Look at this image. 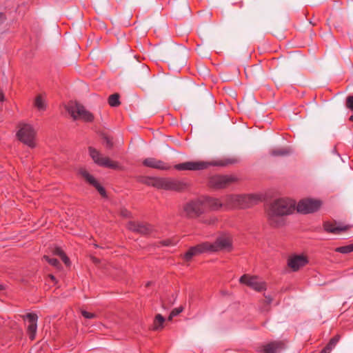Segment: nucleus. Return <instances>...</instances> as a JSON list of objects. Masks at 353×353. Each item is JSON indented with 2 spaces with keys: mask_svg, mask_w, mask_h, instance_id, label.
Returning a JSON list of instances; mask_svg holds the SVG:
<instances>
[{
  "mask_svg": "<svg viewBox=\"0 0 353 353\" xmlns=\"http://www.w3.org/2000/svg\"><path fill=\"white\" fill-rule=\"evenodd\" d=\"M295 210V202L288 199H279L273 201L267 212L270 223L274 226L283 224V216L292 214Z\"/></svg>",
  "mask_w": 353,
  "mask_h": 353,
  "instance_id": "1",
  "label": "nucleus"
},
{
  "mask_svg": "<svg viewBox=\"0 0 353 353\" xmlns=\"http://www.w3.org/2000/svg\"><path fill=\"white\" fill-rule=\"evenodd\" d=\"M232 161H185L176 164L174 168L179 171H200L208 169L210 166H225Z\"/></svg>",
  "mask_w": 353,
  "mask_h": 353,
  "instance_id": "2",
  "label": "nucleus"
},
{
  "mask_svg": "<svg viewBox=\"0 0 353 353\" xmlns=\"http://www.w3.org/2000/svg\"><path fill=\"white\" fill-rule=\"evenodd\" d=\"M205 210L202 196L190 200L183 206V216L188 218H197L205 213Z\"/></svg>",
  "mask_w": 353,
  "mask_h": 353,
  "instance_id": "3",
  "label": "nucleus"
},
{
  "mask_svg": "<svg viewBox=\"0 0 353 353\" xmlns=\"http://www.w3.org/2000/svg\"><path fill=\"white\" fill-rule=\"evenodd\" d=\"M65 109L74 120L91 122L94 119L93 114L79 103L70 102L65 105Z\"/></svg>",
  "mask_w": 353,
  "mask_h": 353,
  "instance_id": "4",
  "label": "nucleus"
},
{
  "mask_svg": "<svg viewBox=\"0 0 353 353\" xmlns=\"http://www.w3.org/2000/svg\"><path fill=\"white\" fill-rule=\"evenodd\" d=\"M19 128L17 133L19 139L28 146L34 148L37 132L34 127L30 124L23 123Z\"/></svg>",
  "mask_w": 353,
  "mask_h": 353,
  "instance_id": "5",
  "label": "nucleus"
},
{
  "mask_svg": "<svg viewBox=\"0 0 353 353\" xmlns=\"http://www.w3.org/2000/svg\"><path fill=\"white\" fill-rule=\"evenodd\" d=\"M187 188V184L181 180L170 177H158L157 189L167 191L181 192Z\"/></svg>",
  "mask_w": 353,
  "mask_h": 353,
  "instance_id": "6",
  "label": "nucleus"
},
{
  "mask_svg": "<svg viewBox=\"0 0 353 353\" xmlns=\"http://www.w3.org/2000/svg\"><path fill=\"white\" fill-rule=\"evenodd\" d=\"M88 150L90 156L94 162L99 166L112 169H117L119 168L117 162L112 161L108 157H102L101 154L95 148L89 147Z\"/></svg>",
  "mask_w": 353,
  "mask_h": 353,
  "instance_id": "7",
  "label": "nucleus"
},
{
  "mask_svg": "<svg viewBox=\"0 0 353 353\" xmlns=\"http://www.w3.org/2000/svg\"><path fill=\"white\" fill-rule=\"evenodd\" d=\"M239 282L242 284L248 285L250 288L257 292H261L266 290L265 283L262 279L255 276L243 274L239 279Z\"/></svg>",
  "mask_w": 353,
  "mask_h": 353,
  "instance_id": "8",
  "label": "nucleus"
},
{
  "mask_svg": "<svg viewBox=\"0 0 353 353\" xmlns=\"http://www.w3.org/2000/svg\"><path fill=\"white\" fill-rule=\"evenodd\" d=\"M236 180L232 175H214L209 179V185L215 189H222Z\"/></svg>",
  "mask_w": 353,
  "mask_h": 353,
  "instance_id": "9",
  "label": "nucleus"
},
{
  "mask_svg": "<svg viewBox=\"0 0 353 353\" xmlns=\"http://www.w3.org/2000/svg\"><path fill=\"white\" fill-rule=\"evenodd\" d=\"M321 205L319 200L306 199L300 201L296 206L297 211L303 214H309L317 211Z\"/></svg>",
  "mask_w": 353,
  "mask_h": 353,
  "instance_id": "10",
  "label": "nucleus"
},
{
  "mask_svg": "<svg viewBox=\"0 0 353 353\" xmlns=\"http://www.w3.org/2000/svg\"><path fill=\"white\" fill-rule=\"evenodd\" d=\"M208 245L210 253L230 250L232 248V241L228 236H221L218 237L214 243L208 242Z\"/></svg>",
  "mask_w": 353,
  "mask_h": 353,
  "instance_id": "11",
  "label": "nucleus"
},
{
  "mask_svg": "<svg viewBox=\"0 0 353 353\" xmlns=\"http://www.w3.org/2000/svg\"><path fill=\"white\" fill-rule=\"evenodd\" d=\"M206 252L210 253L208 241L203 242L195 246L190 248V249L184 254L183 259L188 261H190L192 257Z\"/></svg>",
  "mask_w": 353,
  "mask_h": 353,
  "instance_id": "12",
  "label": "nucleus"
},
{
  "mask_svg": "<svg viewBox=\"0 0 353 353\" xmlns=\"http://www.w3.org/2000/svg\"><path fill=\"white\" fill-rule=\"evenodd\" d=\"M285 349V344L280 341H274L257 348L258 353H280Z\"/></svg>",
  "mask_w": 353,
  "mask_h": 353,
  "instance_id": "13",
  "label": "nucleus"
},
{
  "mask_svg": "<svg viewBox=\"0 0 353 353\" xmlns=\"http://www.w3.org/2000/svg\"><path fill=\"white\" fill-rule=\"evenodd\" d=\"M308 263L306 256L303 254H292L288 259V266L293 271L296 272Z\"/></svg>",
  "mask_w": 353,
  "mask_h": 353,
  "instance_id": "14",
  "label": "nucleus"
},
{
  "mask_svg": "<svg viewBox=\"0 0 353 353\" xmlns=\"http://www.w3.org/2000/svg\"><path fill=\"white\" fill-rule=\"evenodd\" d=\"M143 165L145 167L157 169L162 171H167L171 169L172 166L165 161L153 157L146 158L143 161Z\"/></svg>",
  "mask_w": 353,
  "mask_h": 353,
  "instance_id": "15",
  "label": "nucleus"
},
{
  "mask_svg": "<svg viewBox=\"0 0 353 353\" xmlns=\"http://www.w3.org/2000/svg\"><path fill=\"white\" fill-rule=\"evenodd\" d=\"M238 208H247L256 204L261 197L257 194H241L238 195Z\"/></svg>",
  "mask_w": 353,
  "mask_h": 353,
  "instance_id": "16",
  "label": "nucleus"
},
{
  "mask_svg": "<svg viewBox=\"0 0 353 353\" xmlns=\"http://www.w3.org/2000/svg\"><path fill=\"white\" fill-rule=\"evenodd\" d=\"M25 321H28L27 332L29 335V338L31 340H34L36 336L37 330V320L38 316L36 314L28 313L23 316Z\"/></svg>",
  "mask_w": 353,
  "mask_h": 353,
  "instance_id": "17",
  "label": "nucleus"
},
{
  "mask_svg": "<svg viewBox=\"0 0 353 353\" xmlns=\"http://www.w3.org/2000/svg\"><path fill=\"white\" fill-rule=\"evenodd\" d=\"M127 228L130 231L144 235L149 234L153 231L152 226L149 224L133 221L128 223Z\"/></svg>",
  "mask_w": 353,
  "mask_h": 353,
  "instance_id": "18",
  "label": "nucleus"
},
{
  "mask_svg": "<svg viewBox=\"0 0 353 353\" xmlns=\"http://www.w3.org/2000/svg\"><path fill=\"white\" fill-rule=\"evenodd\" d=\"M202 197L205 210L218 211L221 208H224L223 200L208 196H202Z\"/></svg>",
  "mask_w": 353,
  "mask_h": 353,
  "instance_id": "19",
  "label": "nucleus"
},
{
  "mask_svg": "<svg viewBox=\"0 0 353 353\" xmlns=\"http://www.w3.org/2000/svg\"><path fill=\"white\" fill-rule=\"evenodd\" d=\"M79 173L90 184L96 188L102 196H106V192L105 189L98 183L93 176L88 173L87 170L85 169H81L79 170Z\"/></svg>",
  "mask_w": 353,
  "mask_h": 353,
  "instance_id": "20",
  "label": "nucleus"
},
{
  "mask_svg": "<svg viewBox=\"0 0 353 353\" xmlns=\"http://www.w3.org/2000/svg\"><path fill=\"white\" fill-rule=\"evenodd\" d=\"M350 228V226L347 225H342L339 223L337 225H336V223H332L330 222H325L323 224V228L325 231L332 234H339L341 232L348 230Z\"/></svg>",
  "mask_w": 353,
  "mask_h": 353,
  "instance_id": "21",
  "label": "nucleus"
},
{
  "mask_svg": "<svg viewBox=\"0 0 353 353\" xmlns=\"http://www.w3.org/2000/svg\"><path fill=\"white\" fill-rule=\"evenodd\" d=\"M225 210H232L238 208V195H227L223 198Z\"/></svg>",
  "mask_w": 353,
  "mask_h": 353,
  "instance_id": "22",
  "label": "nucleus"
},
{
  "mask_svg": "<svg viewBox=\"0 0 353 353\" xmlns=\"http://www.w3.org/2000/svg\"><path fill=\"white\" fill-rule=\"evenodd\" d=\"M158 177L156 176H140L138 181L148 186L157 188Z\"/></svg>",
  "mask_w": 353,
  "mask_h": 353,
  "instance_id": "23",
  "label": "nucleus"
},
{
  "mask_svg": "<svg viewBox=\"0 0 353 353\" xmlns=\"http://www.w3.org/2000/svg\"><path fill=\"white\" fill-rule=\"evenodd\" d=\"M34 106L39 111H45L47 108V103L46 99L42 95L37 96L34 101Z\"/></svg>",
  "mask_w": 353,
  "mask_h": 353,
  "instance_id": "24",
  "label": "nucleus"
},
{
  "mask_svg": "<svg viewBox=\"0 0 353 353\" xmlns=\"http://www.w3.org/2000/svg\"><path fill=\"white\" fill-rule=\"evenodd\" d=\"M165 322V318L161 314H157L155 316L154 323L152 325V330H159L162 329L163 327V323Z\"/></svg>",
  "mask_w": 353,
  "mask_h": 353,
  "instance_id": "25",
  "label": "nucleus"
},
{
  "mask_svg": "<svg viewBox=\"0 0 353 353\" xmlns=\"http://www.w3.org/2000/svg\"><path fill=\"white\" fill-rule=\"evenodd\" d=\"M290 152V150L288 148H279L272 150L270 155L272 157H284L289 155Z\"/></svg>",
  "mask_w": 353,
  "mask_h": 353,
  "instance_id": "26",
  "label": "nucleus"
},
{
  "mask_svg": "<svg viewBox=\"0 0 353 353\" xmlns=\"http://www.w3.org/2000/svg\"><path fill=\"white\" fill-rule=\"evenodd\" d=\"M108 103L112 107H117L120 104L119 95L118 94H113L109 97Z\"/></svg>",
  "mask_w": 353,
  "mask_h": 353,
  "instance_id": "27",
  "label": "nucleus"
},
{
  "mask_svg": "<svg viewBox=\"0 0 353 353\" xmlns=\"http://www.w3.org/2000/svg\"><path fill=\"white\" fill-rule=\"evenodd\" d=\"M335 251L342 254H348L353 252V243L345 246L336 248Z\"/></svg>",
  "mask_w": 353,
  "mask_h": 353,
  "instance_id": "28",
  "label": "nucleus"
},
{
  "mask_svg": "<svg viewBox=\"0 0 353 353\" xmlns=\"http://www.w3.org/2000/svg\"><path fill=\"white\" fill-rule=\"evenodd\" d=\"M176 6L179 8L180 6H181L183 7L182 9L184 12L188 13L190 11V7L188 3V0H177V1L176 2Z\"/></svg>",
  "mask_w": 353,
  "mask_h": 353,
  "instance_id": "29",
  "label": "nucleus"
},
{
  "mask_svg": "<svg viewBox=\"0 0 353 353\" xmlns=\"http://www.w3.org/2000/svg\"><path fill=\"white\" fill-rule=\"evenodd\" d=\"M43 259L54 267L59 268L60 265V263L57 259L50 258L48 256H44Z\"/></svg>",
  "mask_w": 353,
  "mask_h": 353,
  "instance_id": "30",
  "label": "nucleus"
},
{
  "mask_svg": "<svg viewBox=\"0 0 353 353\" xmlns=\"http://www.w3.org/2000/svg\"><path fill=\"white\" fill-rule=\"evenodd\" d=\"M183 307H179L172 310L168 316V320L171 321L174 316L179 315L183 311Z\"/></svg>",
  "mask_w": 353,
  "mask_h": 353,
  "instance_id": "31",
  "label": "nucleus"
},
{
  "mask_svg": "<svg viewBox=\"0 0 353 353\" xmlns=\"http://www.w3.org/2000/svg\"><path fill=\"white\" fill-rule=\"evenodd\" d=\"M339 339H340V336L336 335L330 339V341L327 345H329L330 347L334 348L336 346V345L337 344V343L339 342Z\"/></svg>",
  "mask_w": 353,
  "mask_h": 353,
  "instance_id": "32",
  "label": "nucleus"
},
{
  "mask_svg": "<svg viewBox=\"0 0 353 353\" xmlns=\"http://www.w3.org/2000/svg\"><path fill=\"white\" fill-rule=\"evenodd\" d=\"M346 106L353 111V96H348L346 99Z\"/></svg>",
  "mask_w": 353,
  "mask_h": 353,
  "instance_id": "33",
  "label": "nucleus"
},
{
  "mask_svg": "<svg viewBox=\"0 0 353 353\" xmlns=\"http://www.w3.org/2000/svg\"><path fill=\"white\" fill-rule=\"evenodd\" d=\"M176 241H174L171 239H167V240H165V241H163L161 242V245H164V246H171V245H174L176 244Z\"/></svg>",
  "mask_w": 353,
  "mask_h": 353,
  "instance_id": "34",
  "label": "nucleus"
},
{
  "mask_svg": "<svg viewBox=\"0 0 353 353\" xmlns=\"http://www.w3.org/2000/svg\"><path fill=\"white\" fill-rule=\"evenodd\" d=\"M81 314L85 318V319H92L95 316V314H93V313H90V312H88L87 311H85V310H83L81 312Z\"/></svg>",
  "mask_w": 353,
  "mask_h": 353,
  "instance_id": "35",
  "label": "nucleus"
},
{
  "mask_svg": "<svg viewBox=\"0 0 353 353\" xmlns=\"http://www.w3.org/2000/svg\"><path fill=\"white\" fill-rule=\"evenodd\" d=\"M54 254L55 255H58L60 257H61L63 255H64V252H63V250L59 248H56L54 251H53Z\"/></svg>",
  "mask_w": 353,
  "mask_h": 353,
  "instance_id": "36",
  "label": "nucleus"
},
{
  "mask_svg": "<svg viewBox=\"0 0 353 353\" xmlns=\"http://www.w3.org/2000/svg\"><path fill=\"white\" fill-rule=\"evenodd\" d=\"M61 259H62V261L64 262V263L66 265H70V259L69 258L65 255H63Z\"/></svg>",
  "mask_w": 353,
  "mask_h": 353,
  "instance_id": "37",
  "label": "nucleus"
},
{
  "mask_svg": "<svg viewBox=\"0 0 353 353\" xmlns=\"http://www.w3.org/2000/svg\"><path fill=\"white\" fill-rule=\"evenodd\" d=\"M105 145H106V147L110 148L112 147V142L111 141L110 139H109L108 137H105Z\"/></svg>",
  "mask_w": 353,
  "mask_h": 353,
  "instance_id": "38",
  "label": "nucleus"
},
{
  "mask_svg": "<svg viewBox=\"0 0 353 353\" xmlns=\"http://www.w3.org/2000/svg\"><path fill=\"white\" fill-rule=\"evenodd\" d=\"M216 220H217L216 218L213 217V218H211L209 221H205V223H208V224H213L216 221Z\"/></svg>",
  "mask_w": 353,
  "mask_h": 353,
  "instance_id": "39",
  "label": "nucleus"
},
{
  "mask_svg": "<svg viewBox=\"0 0 353 353\" xmlns=\"http://www.w3.org/2000/svg\"><path fill=\"white\" fill-rule=\"evenodd\" d=\"M129 214H130V212L127 210H123L121 211V215L123 216L127 217V216H128Z\"/></svg>",
  "mask_w": 353,
  "mask_h": 353,
  "instance_id": "40",
  "label": "nucleus"
},
{
  "mask_svg": "<svg viewBox=\"0 0 353 353\" xmlns=\"http://www.w3.org/2000/svg\"><path fill=\"white\" fill-rule=\"evenodd\" d=\"M5 99V97H4V94L3 92L0 90V102H3Z\"/></svg>",
  "mask_w": 353,
  "mask_h": 353,
  "instance_id": "41",
  "label": "nucleus"
},
{
  "mask_svg": "<svg viewBox=\"0 0 353 353\" xmlns=\"http://www.w3.org/2000/svg\"><path fill=\"white\" fill-rule=\"evenodd\" d=\"M266 301L268 304L272 303V299L270 296H265Z\"/></svg>",
  "mask_w": 353,
  "mask_h": 353,
  "instance_id": "42",
  "label": "nucleus"
},
{
  "mask_svg": "<svg viewBox=\"0 0 353 353\" xmlns=\"http://www.w3.org/2000/svg\"><path fill=\"white\" fill-rule=\"evenodd\" d=\"M325 349H327V350L330 352H331V351L334 349L332 348V347H330L329 345H327L325 347Z\"/></svg>",
  "mask_w": 353,
  "mask_h": 353,
  "instance_id": "43",
  "label": "nucleus"
},
{
  "mask_svg": "<svg viewBox=\"0 0 353 353\" xmlns=\"http://www.w3.org/2000/svg\"><path fill=\"white\" fill-rule=\"evenodd\" d=\"M320 353H330V352H328L327 350V349H325V347L321 351Z\"/></svg>",
  "mask_w": 353,
  "mask_h": 353,
  "instance_id": "44",
  "label": "nucleus"
},
{
  "mask_svg": "<svg viewBox=\"0 0 353 353\" xmlns=\"http://www.w3.org/2000/svg\"><path fill=\"white\" fill-rule=\"evenodd\" d=\"M50 277L52 281L55 280V278L53 275H50Z\"/></svg>",
  "mask_w": 353,
  "mask_h": 353,
  "instance_id": "45",
  "label": "nucleus"
},
{
  "mask_svg": "<svg viewBox=\"0 0 353 353\" xmlns=\"http://www.w3.org/2000/svg\"><path fill=\"white\" fill-rule=\"evenodd\" d=\"M150 285V282H148V283H147V285L148 286V285Z\"/></svg>",
  "mask_w": 353,
  "mask_h": 353,
  "instance_id": "46",
  "label": "nucleus"
},
{
  "mask_svg": "<svg viewBox=\"0 0 353 353\" xmlns=\"http://www.w3.org/2000/svg\"><path fill=\"white\" fill-rule=\"evenodd\" d=\"M2 289H3V286L0 285V290H2Z\"/></svg>",
  "mask_w": 353,
  "mask_h": 353,
  "instance_id": "47",
  "label": "nucleus"
}]
</instances>
